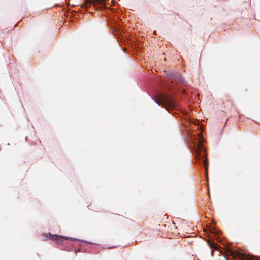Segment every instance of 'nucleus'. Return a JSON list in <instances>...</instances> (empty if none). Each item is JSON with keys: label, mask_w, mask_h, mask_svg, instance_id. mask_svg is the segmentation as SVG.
I'll return each mask as SVG.
<instances>
[{"label": "nucleus", "mask_w": 260, "mask_h": 260, "mask_svg": "<svg viewBox=\"0 0 260 260\" xmlns=\"http://www.w3.org/2000/svg\"><path fill=\"white\" fill-rule=\"evenodd\" d=\"M154 100L158 105L163 106L168 111L177 108V104L168 95L160 94L154 99Z\"/></svg>", "instance_id": "1"}, {"label": "nucleus", "mask_w": 260, "mask_h": 260, "mask_svg": "<svg viewBox=\"0 0 260 260\" xmlns=\"http://www.w3.org/2000/svg\"><path fill=\"white\" fill-rule=\"evenodd\" d=\"M105 3V0H86L80 5L81 7L87 10L91 5L95 6L96 4L103 5Z\"/></svg>", "instance_id": "2"}, {"label": "nucleus", "mask_w": 260, "mask_h": 260, "mask_svg": "<svg viewBox=\"0 0 260 260\" xmlns=\"http://www.w3.org/2000/svg\"><path fill=\"white\" fill-rule=\"evenodd\" d=\"M50 239L61 243L64 240H67L68 239L71 240H75L74 238L64 237L58 235H50Z\"/></svg>", "instance_id": "3"}, {"label": "nucleus", "mask_w": 260, "mask_h": 260, "mask_svg": "<svg viewBox=\"0 0 260 260\" xmlns=\"http://www.w3.org/2000/svg\"><path fill=\"white\" fill-rule=\"evenodd\" d=\"M206 242L209 246L210 248L211 249V255L213 256L214 254V250H218L220 247V246L216 243L212 242L209 239L206 240Z\"/></svg>", "instance_id": "4"}, {"label": "nucleus", "mask_w": 260, "mask_h": 260, "mask_svg": "<svg viewBox=\"0 0 260 260\" xmlns=\"http://www.w3.org/2000/svg\"><path fill=\"white\" fill-rule=\"evenodd\" d=\"M167 76L170 79H174L175 80H176L177 79L180 80H182V77L179 74L177 73H174L173 72H171L168 73Z\"/></svg>", "instance_id": "5"}, {"label": "nucleus", "mask_w": 260, "mask_h": 260, "mask_svg": "<svg viewBox=\"0 0 260 260\" xmlns=\"http://www.w3.org/2000/svg\"><path fill=\"white\" fill-rule=\"evenodd\" d=\"M241 260H255L256 257L246 254H241L240 255Z\"/></svg>", "instance_id": "6"}, {"label": "nucleus", "mask_w": 260, "mask_h": 260, "mask_svg": "<svg viewBox=\"0 0 260 260\" xmlns=\"http://www.w3.org/2000/svg\"><path fill=\"white\" fill-rule=\"evenodd\" d=\"M204 165L205 168L206 169V170L207 171V168L208 166V159L207 158L205 159V160H204Z\"/></svg>", "instance_id": "7"}, {"label": "nucleus", "mask_w": 260, "mask_h": 260, "mask_svg": "<svg viewBox=\"0 0 260 260\" xmlns=\"http://www.w3.org/2000/svg\"><path fill=\"white\" fill-rule=\"evenodd\" d=\"M185 91L184 90H182V93H185Z\"/></svg>", "instance_id": "8"}]
</instances>
